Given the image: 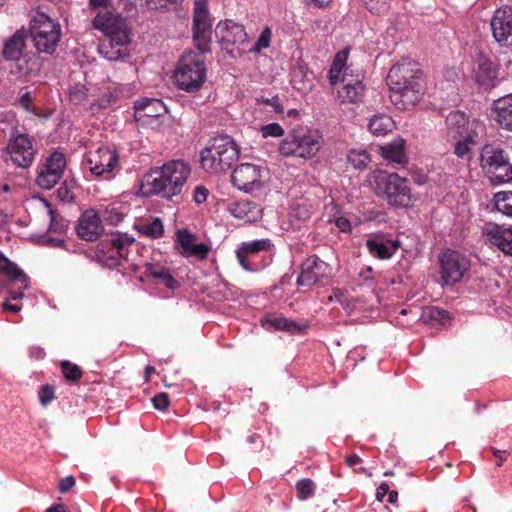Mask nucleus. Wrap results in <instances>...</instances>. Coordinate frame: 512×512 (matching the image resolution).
<instances>
[{
  "instance_id": "obj_27",
  "label": "nucleus",
  "mask_w": 512,
  "mask_h": 512,
  "mask_svg": "<svg viewBox=\"0 0 512 512\" xmlns=\"http://www.w3.org/2000/svg\"><path fill=\"white\" fill-rule=\"evenodd\" d=\"M141 267L144 268L143 274L146 277H152L167 288L173 290L179 286V282L171 275L169 268L149 262H145Z\"/></svg>"
},
{
  "instance_id": "obj_57",
  "label": "nucleus",
  "mask_w": 512,
  "mask_h": 512,
  "mask_svg": "<svg viewBox=\"0 0 512 512\" xmlns=\"http://www.w3.org/2000/svg\"><path fill=\"white\" fill-rule=\"evenodd\" d=\"M75 478L73 476H67L65 478H62L59 482V491L61 493L68 492L74 485H75Z\"/></svg>"
},
{
  "instance_id": "obj_26",
  "label": "nucleus",
  "mask_w": 512,
  "mask_h": 512,
  "mask_svg": "<svg viewBox=\"0 0 512 512\" xmlns=\"http://www.w3.org/2000/svg\"><path fill=\"white\" fill-rule=\"evenodd\" d=\"M271 243L268 239H259L254 240L251 242H243L237 249V259L242 266L243 269L246 271H254L255 268H253L249 261L248 257L250 255L257 254L261 251H266L270 248Z\"/></svg>"
},
{
  "instance_id": "obj_21",
  "label": "nucleus",
  "mask_w": 512,
  "mask_h": 512,
  "mask_svg": "<svg viewBox=\"0 0 512 512\" xmlns=\"http://www.w3.org/2000/svg\"><path fill=\"white\" fill-rule=\"evenodd\" d=\"M175 248L183 257H195L200 261L207 259L211 247L205 243H195L197 236L186 228L175 233Z\"/></svg>"
},
{
  "instance_id": "obj_56",
  "label": "nucleus",
  "mask_w": 512,
  "mask_h": 512,
  "mask_svg": "<svg viewBox=\"0 0 512 512\" xmlns=\"http://www.w3.org/2000/svg\"><path fill=\"white\" fill-rule=\"evenodd\" d=\"M57 195L62 201L70 202L74 196L66 183H63L57 190Z\"/></svg>"
},
{
  "instance_id": "obj_14",
  "label": "nucleus",
  "mask_w": 512,
  "mask_h": 512,
  "mask_svg": "<svg viewBox=\"0 0 512 512\" xmlns=\"http://www.w3.org/2000/svg\"><path fill=\"white\" fill-rule=\"evenodd\" d=\"M266 171L252 163H242L232 173L233 185L246 193L260 191L264 185Z\"/></svg>"
},
{
  "instance_id": "obj_34",
  "label": "nucleus",
  "mask_w": 512,
  "mask_h": 512,
  "mask_svg": "<svg viewBox=\"0 0 512 512\" xmlns=\"http://www.w3.org/2000/svg\"><path fill=\"white\" fill-rule=\"evenodd\" d=\"M135 228L141 235L151 239L161 238L164 234V224L159 217L143 221L137 224Z\"/></svg>"
},
{
  "instance_id": "obj_5",
  "label": "nucleus",
  "mask_w": 512,
  "mask_h": 512,
  "mask_svg": "<svg viewBox=\"0 0 512 512\" xmlns=\"http://www.w3.org/2000/svg\"><path fill=\"white\" fill-rule=\"evenodd\" d=\"M207 68L203 54L194 51L185 52L178 61L173 74L176 87L187 93H196L204 85Z\"/></svg>"
},
{
  "instance_id": "obj_36",
  "label": "nucleus",
  "mask_w": 512,
  "mask_h": 512,
  "mask_svg": "<svg viewBox=\"0 0 512 512\" xmlns=\"http://www.w3.org/2000/svg\"><path fill=\"white\" fill-rule=\"evenodd\" d=\"M494 203L499 212L512 217V191L496 193L494 196Z\"/></svg>"
},
{
  "instance_id": "obj_6",
  "label": "nucleus",
  "mask_w": 512,
  "mask_h": 512,
  "mask_svg": "<svg viewBox=\"0 0 512 512\" xmlns=\"http://www.w3.org/2000/svg\"><path fill=\"white\" fill-rule=\"evenodd\" d=\"M347 58V51H340L336 54L329 70V81L332 85L342 81L344 85L338 90L339 100L342 103L356 104L363 100L366 88L362 80L357 79L354 81L352 76L347 73Z\"/></svg>"
},
{
  "instance_id": "obj_41",
  "label": "nucleus",
  "mask_w": 512,
  "mask_h": 512,
  "mask_svg": "<svg viewBox=\"0 0 512 512\" xmlns=\"http://www.w3.org/2000/svg\"><path fill=\"white\" fill-rule=\"evenodd\" d=\"M475 77L479 84L489 86L495 77V71L491 68L490 63L483 62L479 64Z\"/></svg>"
},
{
  "instance_id": "obj_4",
  "label": "nucleus",
  "mask_w": 512,
  "mask_h": 512,
  "mask_svg": "<svg viewBox=\"0 0 512 512\" xmlns=\"http://www.w3.org/2000/svg\"><path fill=\"white\" fill-rule=\"evenodd\" d=\"M240 149L235 140L222 134L210 139L200 152L201 168L210 174L226 173L238 161Z\"/></svg>"
},
{
  "instance_id": "obj_23",
  "label": "nucleus",
  "mask_w": 512,
  "mask_h": 512,
  "mask_svg": "<svg viewBox=\"0 0 512 512\" xmlns=\"http://www.w3.org/2000/svg\"><path fill=\"white\" fill-rule=\"evenodd\" d=\"M77 235L85 241H96L103 232L102 221L94 209L84 211L76 226Z\"/></svg>"
},
{
  "instance_id": "obj_12",
  "label": "nucleus",
  "mask_w": 512,
  "mask_h": 512,
  "mask_svg": "<svg viewBox=\"0 0 512 512\" xmlns=\"http://www.w3.org/2000/svg\"><path fill=\"white\" fill-rule=\"evenodd\" d=\"M213 18L208 9L207 0H194L192 40L201 53L211 52Z\"/></svg>"
},
{
  "instance_id": "obj_1",
  "label": "nucleus",
  "mask_w": 512,
  "mask_h": 512,
  "mask_svg": "<svg viewBox=\"0 0 512 512\" xmlns=\"http://www.w3.org/2000/svg\"><path fill=\"white\" fill-rule=\"evenodd\" d=\"M387 84L391 102L402 110L415 106L424 92L422 70L416 62L407 59L391 67Z\"/></svg>"
},
{
  "instance_id": "obj_60",
  "label": "nucleus",
  "mask_w": 512,
  "mask_h": 512,
  "mask_svg": "<svg viewBox=\"0 0 512 512\" xmlns=\"http://www.w3.org/2000/svg\"><path fill=\"white\" fill-rule=\"evenodd\" d=\"M110 105V99H102L99 101H95L90 105V110L92 113L98 112L100 109L107 108Z\"/></svg>"
},
{
  "instance_id": "obj_24",
  "label": "nucleus",
  "mask_w": 512,
  "mask_h": 512,
  "mask_svg": "<svg viewBox=\"0 0 512 512\" xmlns=\"http://www.w3.org/2000/svg\"><path fill=\"white\" fill-rule=\"evenodd\" d=\"M398 239H385L383 235H375L366 240L369 253L380 260L390 259L400 247Z\"/></svg>"
},
{
  "instance_id": "obj_11",
  "label": "nucleus",
  "mask_w": 512,
  "mask_h": 512,
  "mask_svg": "<svg viewBox=\"0 0 512 512\" xmlns=\"http://www.w3.org/2000/svg\"><path fill=\"white\" fill-rule=\"evenodd\" d=\"M480 165L493 184L512 180V161L509 153L500 147L487 144L480 153Z\"/></svg>"
},
{
  "instance_id": "obj_19",
  "label": "nucleus",
  "mask_w": 512,
  "mask_h": 512,
  "mask_svg": "<svg viewBox=\"0 0 512 512\" xmlns=\"http://www.w3.org/2000/svg\"><path fill=\"white\" fill-rule=\"evenodd\" d=\"M66 168V158L61 152L51 153L39 167L37 185L42 189H52L62 178Z\"/></svg>"
},
{
  "instance_id": "obj_40",
  "label": "nucleus",
  "mask_w": 512,
  "mask_h": 512,
  "mask_svg": "<svg viewBox=\"0 0 512 512\" xmlns=\"http://www.w3.org/2000/svg\"><path fill=\"white\" fill-rule=\"evenodd\" d=\"M348 162L356 169H364L370 162V155L366 150H351L347 156Z\"/></svg>"
},
{
  "instance_id": "obj_37",
  "label": "nucleus",
  "mask_w": 512,
  "mask_h": 512,
  "mask_svg": "<svg viewBox=\"0 0 512 512\" xmlns=\"http://www.w3.org/2000/svg\"><path fill=\"white\" fill-rule=\"evenodd\" d=\"M0 273L4 274L9 280L20 282V288L27 289L28 277L23 270L17 267L15 263L10 261L9 265H6V267Z\"/></svg>"
},
{
  "instance_id": "obj_20",
  "label": "nucleus",
  "mask_w": 512,
  "mask_h": 512,
  "mask_svg": "<svg viewBox=\"0 0 512 512\" xmlns=\"http://www.w3.org/2000/svg\"><path fill=\"white\" fill-rule=\"evenodd\" d=\"M490 27L493 38L501 47L512 45V3L495 10Z\"/></svg>"
},
{
  "instance_id": "obj_59",
  "label": "nucleus",
  "mask_w": 512,
  "mask_h": 512,
  "mask_svg": "<svg viewBox=\"0 0 512 512\" xmlns=\"http://www.w3.org/2000/svg\"><path fill=\"white\" fill-rule=\"evenodd\" d=\"M147 4L152 9H157L161 7H165L167 4H177L182 2L183 0H146Z\"/></svg>"
},
{
  "instance_id": "obj_13",
  "label": "nucleus",
  "mask_w": 512,
  "mask_h": 512,
  "mask_svg": "<svg viewBox=\"0 0 512 512\" xmlns=\"http://www.w3.org/2000/svg\"><path fill=\"white\" fill-rule=\"evenodd\" d=\"M448 137L472 139L479 138L484 132V124L477 120H469L468 116L459 110L451 111L446 117Z\"/></svg>"
},
{
  "instance_id": "obj_45",
  "label": "nucleus",
  "mask_w": 512,
  "mask_h": 512,
  "mask_svg": "<svg viewBox=\"0 0 512 512\" xmlns=\"http://www.w3.org/2000/svg\"><path fill=\"white\" fill-rule=\"evenodd\" d=\"M50 226L49 231L64 233L68 227L67 222L53 209L49 210Z\"/></svg>"
},
{
  "instance_id": "obj_39",
  "label": "nucleus",
  "mask_w": 512,
  "mask_h": 512,
  "mask_svg": "<svg viewBox=\"0 0 512 512\" xmlns=\"http://www.w3.org/2000/svg\"><path fill=\"white\" fill-rule=\"evenodd\" d=\"M61 372L64 378L69 382H77L83 376L81 368L70 361L64 360L60 363Z\"/></svg>"
},
{
  "instance_id": "obj_7",
  "label": "nucleus",
  "mask_w": 512,
  "mask_h": 512,
  "mask_svg": "<svg viewBox=\"0 0 512 512\" xmlns=\"http://www.w3.org/2000/svg\"><path fill=\"white\" fill-rule=\"evenodd\" d=\"M376 193L384 197L390 205L408 207L412 205V194L409 181L397 173L379 171L373 177Z\"/></svg>"
},
{
  "instance_id": "obj_8",
  "label": "nucleus",
  "mask_w": 512,
  "mask_h": 512,
  "mask_svg": "<svg viewBox=\"0 0 512 512\" xmlns=\"http://www.w3.org/2000/svg\"><path fill=\"white\" fill-rule=\"evenodd\" d=\"M140 247L133 238L126 234H112L110 238L101 243V251L106 256L109 266L127 264L133 271L140 269L141 263L137 262Z\"/></svg>"
},
{
  "instance_id": "obj_58",
  "label": "nucleus",
  "mask_w": 512,
  "mask_h": 512,
  "mask_svg": "<svg viewBox=\"0 0 512 512\" xmlns=\"http://www.w3.org/2000/svg\"><path fill=\"white\" fill-rule=\"evenodd\" d=\"M335 225L340 231L345 233H349L352 230L351 223L346 217H337L335 219Z\"/></svg>"
},
{
  "instance_id": "obj_54",
  "label": "nucleus",
  "mask_w": 512,
  "mask_h": 512,
  "mask_svg": "<svg viewBox=\"0 0 512 512\" xmlns=\"http://www.w3.org/2000/svg\"><path fill=\"white\" fill-rule=\"evenodd\" d=\"M33 99L30 92H25L19 97V105L27 112L34 111Z\"/></svg>"
},
{
  "instance_id": "obj_15",
  "label": "nucleus",
  "mask_w": 512,
  "mask_h": 512,
  "mask_svg": "<svg viewBox=\"0 0 512 512\" xmlns=\"http://www.w3.org/2000/svg\"><path fill=\"white\" fill-rule=\"evenodd\" d=\"M441 279L447 285L459 282L470 268V260L463 254L447 250L439 256Z\"/></svg>"
},
{
  "instance_id": "obj_43",
  "label": "nucleus",
  "mask_w": 512,
  "mask_h": 512,
  "mask_svg": "<svg viewBox=\"0 0 512 512\" xmlns=\"http://www.w3.org/2000/svg\"><path fill=\"white\" fill-rule=\"evenodd\" d=\"M296 489L298 498L301 500H307L314 494L315 483L309 478H304L297 482Z\"/></svg>"
},
{
  "instance_id": "obj_29",
  "label": "nucleus",
  "mask_w": 512,
  "mask_h": 512,
  "mask_svg": "<svg viewBox=\"0 0 512 512\" xmlns=\"http://www.w3.org/2000/svg\"><path fill=\"white\" fill-rule=\"evenodd\" d=\"M488 240L506 255L512 256V229L494 226L487 231Z\"/></svg>"
},
{
  "instance_id": "obj_28",
  "label": "nucleus",
  "mask_w": 512,
  "mask_h": 512,
  "mask_svg": "<svg viewBox=\"0 0 512 512\" xmlns=\"http://www.w3.org/2000/svg\"><path fill=\"white\" fill-rule=\"evenodd\" d=\"M495 120L501 128L512 131V94L494 101Z\"/></svg>"
},
{
  "instance_id": "obj_16",
  "label": "nucleus",
  "mask_w": 512,
  "mask_h": 512,
  "mask_svg": "<svg viewBox=\"0 0 512 512\" xmlns=\"http://www.w3.org/2000/svg\"><path fill=\"white\" fill-rule=\"evenodd\" d=\"M331 274L332 267L330 264L317 255H311L302 262L301 272L296 283L298 286L310 288L314 285H321Z\"/></svg>"
},
{
  "instance_id": "obj_31",
  "label": "nucleus",
  "mask_w": 512,
  "mask_h": 512,
  "mask_svg": "<svg viewBox=\"0 0 512 512\" xmlns=\"http://www.w3.org/2000/svg\"><path fill=\"white\" fill-rule=\"evenodd\" d=\"M262 326L266 329L273 328L274 330L286 331L291 334H300L304 330V327L297 322L282 316L267 317L262 320Z\"/></svg>"
},
{
  "instance_id": "obj_2",
  "label": "nucleus",
  "mask_w": 512,
  "mask_h": 512,
  "mask_svg": "<svg viewBox=\"0 0 512 512\" xmlns=\"http://www.w3.org/2000/svg\"><path fill=\"white\" fill-rule=\"evenodd\" d=\"M191 174V168L183 160H171L161 167L151 169L144 177L147 193L172 199L182 193Z\"/></svg>"
},
{
  "instance_id": "obj_18",
  "label": "nucleus",
  "mask_w": 512,
  "mask_h": 512,
  "mask_svg": "<svg viewBox=\"0 0 512 512\" xmlns=\"http://www.w3.org/2000/svg\"><path fill=\"white\" fill-rule=\"evenodd\" d=\"M118 161L119 157L116 150L107 146H101L95 151H89L83 164L93 175L109 178Z\"/></svg>"
},
{
  "instance_id": "obj_52",
  "label": "nucleus",
  "mask_w": 512,
  "mask_h": 512,
  "mask_svg": "<svg viewBox=\"0 0 512 512\" xmlns=\"http://www.w3.org/2000/svg\"><path fill=\"white\" fill-rule=\"evenodd\" d=\"M54 387L51 385H45L41 388L39 392L40 402L43 406H46L54 399Z\"/></svg>"
},
{
  "instance_id": "obj_25",
  "label": "nucleus",
  "mask_w": 512,
  "mask_h": 512,
  "mask_svg": "<svg viewBox=\"0 0 512 512\" xmlns=\"http://www.w3.org/2000/svg\"><path fill=\"white\" fill-rule=\"evenodd\" d=\"M228 211L235 218L244 220L248 223H254L262 218L263 209L262 207L249 200H240L230 203Z\"/></svg>"
},
{
  "instance_id": "obj_51",
  "label": "nucleus",
  "mask_w": 512,
  "mask_h": 512,
  "mask_svg": "<svg viewBox=\"0 0 512 512\" xmlns=\"http://www.w3.org/2000/svg\"><path fill=\"white\" fill-rule=\"evenodd\" d=\"M152 403L155 409L165 410L170 404L169 396L165 392L158 393L152 398Z\"/></svg>"
},
{
  "instance_id": "obj_50",
  "label": "nucleus",
  "mask_w": 512,
  "mask_h": 512,
  "mask_svg": "<svg viewBox=\"0 0 512 512\" xmlns=\"http://www.w3.org/2000/svg\"><path fill=\"white\" fill-rule=\"evenodd\" d=\"M210 192L204 185H198L193 191V200L196 204L200 205L207 201Z\"/></svg>"
},
{
  "instance_id": "obj_22",
  "label": "nucleus",
  "mask_w": 512,
  "mask_h": 512,
  "mask_svg": "<svg viewBox=\"0 0 512 512\" xmlns=\"http://www.w3.org/2000/svg\"><path fill=\"white\" fill-rule=\"evenodd\" d=\"M216 30L223 49L227 51H230V47L240 46L247 41V33L244 26L232 20L220 22Z\"/></svg>"
},
{
  "instance_id": "obj_9",
  "label": "nucleus",
  "mask_w": 512,
  "mask_h": 512,
  "mask_svg": "<svg viewBox=\"0 0 512 512\" xmlns=\"http://www.w3.org/2000/svg\"><path fill=\"white\" fill-rule=\"evenodd\" d=\"M30 37L39 53L53 54L61 37L60 24L43 12L37 11L30 21Z\"/></svg>"
},
{
  "instance_id": "obj_30",
  "label": "nucleus",
  "mask_w": 512,
  "mask_h": 512,
  "mask_svg": "<svg viewBox=\"0 0 512 512\" xmlns=\"http://www.w3.org/2000/svg\"><path fill=\"white\" fill-rule=\"evenodd\" d=\"M24 49L25 33L19 30L5 42L2 54L7 60H18L23 55Z\"/></svg>"
},
{
  "instance_id": "obj_42",
  "label": "nucleus",
  "mask_w": 512,
  "mask_h": 512,
  "mask_svg": "<svg viewBox=\"0 0 512 512\" xmlns=\"http://www.w3.org/2000/svg\"><path fill=\"white\" fill-rule=\"evenodd\" d=\"M478 139L479 138L467 139V138H462V137L453 139L455 141L454 153L460 158H464V157L470 158L471 146L476 144Z\"/></svg>"
},
{
  "instance_id": "obj_33",
  "label": "nucleus",
  "mask_w": 512,
  "mask_h": 512,
  "mask_svg": "<svg viewBox=\"0 0 512 512\" xmlns=\"http://www.w3.org/2000/svg\"><path fill=\"white\" fill-rule=\"evenodd\" d=\"M395 127L393 119L386 114L374 115L368 123L369 131L375 136H385Z\"/></svg>"
},
{
  "instance_id": "obj_64",
  "label": "nucleus",
  "mask_w": 512,
  "mask_h": 512,
  "mask_svg": "<svg viewBox=\"0 0 512 512\" xmlns=\"http://www.w3.org/2000/svg\"><path fill=\"white\" fill-rule=\"evenodd\" d=\"M107 213L109 214V216L107 217V220L111 223V224H118L119 222H121L123 220V215L119 212H116L114 210H111V211H107Z\"/></svg>"
},
{
  "instance_id": "obj_47",
  "label": "nucleus",
  "mask_w": 512,
  "mask_h": 512,
  "mask_svg": "<svg viewBox=\"0 0 512 512\" xmlns=\"http://www.w3.org/2000/svg\"><path fill=\"white\" fill-rule=\"evenodd\" d=\"M87 88L82 84L74 85L69 90V99L74 104L82 103L87 97Z\"/></svg>"
},
{
  "instance_id": "obj_53",
  "label": "nucleus",
  "mask_w": 512,
  "mask_h": 512,
  "mask_svg": "<svg viewBox=\"0 0 512 512\" xmlns=\"http://www.w3.org/2000/svg\"><path fill=\"white\" fill-rule=\"evenodd\" d=\"M291 216L300 221H305L310 217V212L305 205L295 204L292 206Z\"/></svg>"
},
{
  "instance_id": "obj_46",
  "label": "nucleus",
  "mask_w": 512,
  "mask_h": 512,
  "mask_svg": "<svg viewBox=\"0 0 512 512\" xmlns=\"http://www.w3.org/2000/svg\"><path fill=\"white\" fill-rule=\"evenodd\" d=\"M272 31L269 27H265L255 45L249 49L252 53H259L262 49L268 48L270 46Z\"/></svg>"
},
{
  "instance_id": "obj_61",
  "label": "nucleus",
  "mask_w": 512,
  "mask_h": 512,
  "mask_svg": "<svg viewBox=\"0 0 512 512\" xmlns=\"http://www.w3.org/2000/svg\"><path fill=\"white\" fill-rule=\"evenodd\" d=\"M389 492V485L387 483L380 484L376 489V499L383 502L385 496Z\"/></svg>"
},
{
  "instance_id": "obj_63",
  "label": "nucleus",
  "mask_w": 512,
  "mask_h": 512,
  "mask_svg": "<svg viewBox=\"0 0 512 512\" xmlns=\"http://www.w3.org/2000/svg\"><path fill=\"white\" fill-rule=\"evenodd\" d=\"M490 450L492 451L493 455L497 458V462H496V465L498 467H500L503 462L505 461V457H504V454L507 453L506 450H499V449H496L495 447H490Z\"/></svg>"
},
{
  "instance_id": "obj_44",
  "label": "nucleus",
  "mask_w": 512,
  "mask_h": 512,
  "mask_svg": "<svg viewBox=\"0 0 512 512\" xmlns=\"http://www.w3.org/2000/svg\"><path fill=\"white\" fill-rule=\"evenodd\" d=\"M365 7L375 15H383L390 9V0H363Z\"/></svg>"
},
{
  "instance_id": "obj_10",
  "label": "nucleus",
  "mask_w": 512,
  "mask_h": 512,
  "mask_svg": "<svg viewBox=\"0 0 512 512\" xmlns=\"http://www.w3.org/2000/svg\"><path fill=\"white\" fill-rule=\"evenodd\" d=\"M322 137L315 130L307 127L294 128L281 142L279 152L283 156H296L309 159L320 150Z\"/></svg>"
},
{
  "instance_id": "obj_32",
  "label": "nucleus",
  "mask_w": 512,
  "mask_h": 512,
  "mask_svg": "<svg viewBox=\"0 0 512 512\" xmlns=\"http://www.w3.org/2000/svg\"><path fill=\"white\" fill-rule=\"evenodd\" d=\"M381 155L390 163L402 165L407 162L404 140L398 139L381 147Z\"/></svg>"
},
{
  "instance_id": "obj_3",
  "label": "nucleus",
  "mask_w": 512,
  "mask_h": 512,
  "mask_svg": "<svg viewBox=\"0 0 512 512\" xmlns=\"http://www.w3.org/2000/svg\"><path fill=\"white\" fill-rule=\"evenodd\" d=\"M93 26L104 33L98 46V51L104 58L117 61L128 55L130 31L122 17L108 11L98 13L93 19Z\"/></svg>"
},
{
  "instance_id": "obj_48",
  "label": "nucleus",
  "mask_w": 512,
  "mask_h": 512,
  "mask_svg": "<svg viewBox=\"0 0 512 512\" xmlns=\"http://www.w3.org/2000/svg\"><path fill=\"white\" fill-rule=\"evenodd\" d=\"M156 107L162 108V102L156 99H149L140 103L139 106H137V109L148 110V112L145 113L146 116H157L159 113Z\"/></svg>"
},
{
  "instance_id": "obj_17",
  "label": "nucleus",
  "mask_w": 512,
  "mask_h": 512,
  "mask_svg": "<svg viewBox=\"0 0 512 512\" xmlns=\"http://www.w3.org/2000/svg\"><path fill=\"white\" fill-rule=\"evenodd\" d=\"M6 151L11 161L20 168L30 167L36 155L31 137L18 132L13 133L10 137Z\"/></svg>"
},
{
  "instance_id": "obj_35",
  "label": "nucleus",
  "mask_w": 512,
  "mask_h": 512,
  "mask_svg": "<svg viewBox=\"0 0 512 512\" xmlns=\"http://www.w3.org/2000/svg\"><path fill=\"white\" fill-rule=\"evenodd\" d=\"M308 67L303 60H298L295 68L292 71V81L297 85L301 83V86L297 89H307L311 86V79L308 78Z\"/></svg>"
},
{
  "instance_id": "obj_38",
  "label": "nucleus",
  "mask_w": 512,
  "mask_h": 512,
  "mask_svg": "<svg viewBox=\"0 0 512 512\" xmlns=\"http://www.w3.org/2000/svg\"><path fill=\"white\" fill-rule=\"evenodd\" d=\"M0 273L4 274L9 280L20 282V288L27 289L28 277L23 270L17 267L15 263L10 261L9 265H6V267Z\"/></svg>"
},
{
  "instance_id": "obj_62",
  "label": "nucleus",
  "mask_w": 512,
  "mask_h": 512,
  "mask_svg": "<svg viewBox=\"0 0 512 512\" xmlns=\"http://www.w3.org/2000/svg\"><path fill=\"white\" fill-rule=\"evenodd\" d=\"M332 0H304V3L308 6H314L319 9H324L329 6Z\"/></svg>"
},
{
  "instance_id": "obj_55",
  "label": "nucleus",
  "mask_w": 512,
  "mask_h": 512,
  "mask_svg": "<svg viewBox=\"0 0 512 512\" xmlns=\"http://www.w3.org/2000/svg\"><path fill=\"white\" fill-rule=\"evenodd\" d=\"M257 101L262 104L274 107L275 111L278 113L283 112V108L279 103V97L277 95L272 97L271 99L262 96L261 98H258Z\"/></svg>"
},
{
  "instance_id": "obj_49",
  "label": "nucleus",
  "mask_w": 512,
  "mask_h": 512,
  "mask_svg": "<svg viewBox=\"0 0 512 512\" xmlns=\"http://www.w3.org/2000/svg\"><path fill=\"white\" fill-rule=\"evenodd\" d=\"M261 132L264 138L267 137H280L284 134V130L278 123H270L262 126Z\"/></svg>"
}]
</instances>
